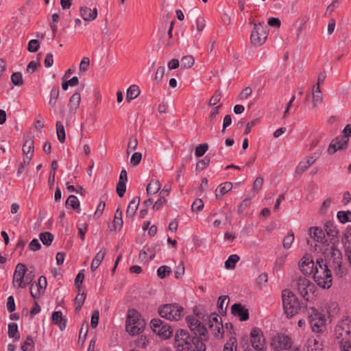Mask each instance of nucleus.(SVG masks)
I'll use <instances>...</instances> for the list:
<instances>
[{
  "instance_id": "nucleus-1",
  "label": "nucleus",
  "mask_w": 351,
  "mask_h": 351,
  "mask_svg": "<svg viewBox=\"0 0 351 351\" xmlns=\"http://www.w3.org/2000/svg\"><path fill=\"white\" fill-rule=\"evenodd\" d=\"M328 267L322 258L317 259L313 279L318 286L324 289H329L332 286V274Z\"/></svg>"
},
{
  "instance_id": "nucleus-2",
  "label": "nucleus",
  "mask_w": 351,
  "mask_h": 351,
  "mask_svg": "<svg viewBox=\"0 0 351 351\" xmlns=\"http://www.w3.org/2000/svg\"><path fill=\"white\" fill-rule=\"evenodd\" d=\"M324 254L328 258V265L332 268L336 275L341 277L346 274V269L342 266V254L336 245L326 248Z\"/></svg>"
},
{
  "instance_id": "nucleus-3",
  "label": "nucleus",
  "mask_w": 351,
  "mask_h": 351,
  "mask_svg": "<svg viewBox=\"0 0 351 351\" xmlns=\"http://www.w3.org/2000/svg\"><path fill=\"white\" fill-rule=\"evenodd\" d=\"M291 287L306 301L308 302L313 299L315 287L309 280L299 277L293 280Z\"/></svg>"
},
{
  "instance_id": "nucleus-4",
  "label": "nucleus",
  "mask_w": 351,
  "mask_h": 351,
  "mask_svg": "<svg viewBox=\"0 0 351 351\" xmlns=\"http://www.w3.org/2000/svg\"><path fill=\"white\" fill-rule=\"evenodd\" d=\"M282 304L285 313L287 317L296 315L301 308L299 300L289 289H285L282 292Z\"/></svg>"
},
{
  "instance_id": "nucleus-5",
  "label": "nucleus",
  "mask_w": 351,
  "mask_h": 351,
  "mask_svg": "<svg viewBox=\"0 0 351 351\" xmlns=\"http://www.w3.org/2000/svg\"><path fill=\"white\" fill-rule=\"evenodd\" d=\"M184 308L177 303L160 305L158 308L159 315L167 320L178 321L184 315Z\"/></svg>"
},
{
  "instance_id": "nucleus-6",
  "label": "nucleus",
  "mask_w": 351,
  "mask_h": 351,
  "mask_svg": "<svg viewBox=\"0 0 351 351\" xmlns=\"http://www.w3.org/2000/svg\"><path fill=\"white\" fill-rule=\"evenodd\" d=\"M144 325L139 313L134 309L130 310L126 320L127 332L132 335H138L143 330Z\"/></svg>"
},
{
  "instance_id": "nucleus-7",
  "label": "nucleus",
  "mask_w": 351,
  "mask_h": 351,
  "mask_svg": "<svg viewBox=\"0 0 351 351\" xmlns=\"http://www.w3.org/2000/svg\"><path fill=\"white\" fill-rule=\"evenodd\" d=\"M308 322L312 330L315 332H322L325 328L326 318L317 309L310 308L307 310Z\"/></svg>"
},
{
  "instance_id": "nucleus-8",
  "label": "nucleus",
  "mask_w": 351,
  "mask_h": 351,
  "mask_svg": "<svg viewBox=\"0 0 351 351\" xmlns=\"http://www.w3.org/2000/svg\"><path fill=\"white\" fill-rule=\"evenodd\" d=\"M193 337H191L189 332L184 329L178 330L175 335L174 347L177 351L193 350L192 347Z\"/></svg>"
},
{
  "instance_id": "nucleus-9",
  "label": "nucleus",
  "mask_w": 351,
  "mask_h": 351,
  "mask_svg": "<svg viewBox=\"0 0 351 351\" xmlns=\"http://www.w3.org/2000/svg\"><path fill=\"white\" fill-rule=\"evenodd\" d=\"M150 328L154 333L164 339L170 338L173 334L171 327L158 318H154L151 320Z\"/></svg>"
},
{
  "instance_id": "nucleus-10",
  "label": "nucleus",
  "mask_w": 351,
  "mask_h": 351,
  "mask_svg": "<svg viewBox=\"0 0 351 351\" xmlns=\"http://www.w3.org/2000/svg\"><path fill=\"white\" fill-rule=\"evenodd\" d=\"M351 335V320L348 318L338 322L335 328V340L336 343L350 339Z\"/></svg>"
},
{
  "instance_id": "nucleus-11",
  "label": "nucleus",
  "mask_w": 351,
  "mask_h": 351,
  "mask_svg": "<svg viewBox=\"0 0 351 351\" xmlns=\"http://www.w3.org/2000/svg\"><path fill=\"white\" fill-rule=\"evenodd\" d=\"M267 38V32L266 30V27L261 23H254V29L250 35L252 44L255 46H261L265 42Z\"/></svg>"
},
{
  "instance_id": "nucleus-12",
  "label": "nucleus",
  "mask_w": 351,
  "mask_h": 351,
  "mask_svg": "<svg viewBox=\"0 0 351 351\" xmlns=\"http://www.w3.org/2000/svg\"><path fill=\"white\" fill-rule=\"evenodd\" d=\"M250 341L252 347L258 351H265V339L260 328H254L250 332Z\"/></svg>"
},
{
  "instance_id": "nucleus-13",
  "label": "nucleus",
  "mask_w": 351,
  "mask_h": 351,
  "mask_svg": "<svg viewBox=\"0 0 351 351\" xmlns=\"http://www.w3.org/2000/svg\"><path fill=\"white\" fill-rule=\"evenodd\" d=\"M348 141L349 138H347L346 136H337L330 142L328 148V153L329 154H333L338 150L347 148Z\"/></svg>"
},
{
  "instance_id": "nucleus-14",
  "label": "nucleus",
  "mask_w": 351,
  "mask_h": 351,
  "mask_svg": "<svg viewBox=\"0 0 351 351\" xmlns=\"http://www.w3.org/2000/svg\"><path fill=\"white\" fill-rule=\"evenodd\" d=\"M27 269L25 265L23 263H18L13 276V285L14 287L17 286L19 288H24L23 278Z\"/></svg>"
},
{
  "instance_id": "nucleus-15",
  "label": "nucleus",
  "mask_w": 351,
  "mask_h": 351,
  "mask_svg": "<svg viewBox=\"0 0 351 351\" xmlns=\"http://www.w3.org/2000/svg\"><path fill=\"white\" fill-rule=\"evenodd\" d=\"M292 344L288 336L278 335L272 339L271 346L275 350H282L291 348Z\"/></svg>"
},
{
  "instance_id": "nucleus-16",
  "label": "nucleus",
  "mask_w": 351,
  "mask_h": 351,
  "mask_svg": "<svg viewBox=\"0 0 351 351\" xmlns=\"http://www.w3.org/2000/svg\"><path fill=\"white\" fill-rule=\"evenodd\" d=\"M301 271L305 276L313 275L315 271V263L310 255H305L299 263Z\"/></svg>"
},
{
  "instance_id": "nucleus-17",
  "label": "nucleus",
  "mask_w": 351,
  "mask_h": 351,
  "mask_svg": "<svg viewBox=\"0 0 351 351\" xmlns=\"http://www.w3.org/2000/svg\"><path fill=\"white\" fill-rule=\"evenodd\" d=\"M325 234L330 238V243L332 245L339 244V239L337 237L338 230L334 224L330 221H328L324 224V231Z\"/></svg>"
},
{
  "instance_id": "nucleus-18",
  "label": "nucleus",
  "mask_w": 351,
  "mask_h": 351,
  "mask_svg": "<svg viewBox=\"0 0 351 351\" xmlns=\"http://www.w3.org/2000/svg\"><path fill=\"white\" fill-rule=\"evenodd\" d=\"M231 312L234 315H238L241 322L246 321L249 319L248 309L245 308L240 303H235L231 307Z\"/></svg>"
},
{
  "instance_id": "nucleus-19",
  "label": "nucleus",
  "mask_w": 351,
  "mask_h": 351,
  "mask_svg": "<svg viewBox=\"0 0 351 351\" xmlns=\"http://www.w3.org/2000/svg\"><path fill=\"white\" fill-rule=\"evenodd\" d=\"M308 232L311 237H313L316 241L326 245H329L328 240L325 236V232L322 228L319 227H311L309 228Z\"/></svg>"
},
{
  "instance_id": "nucleus-20",
  "label": "nucleus",
  "mask_w": 351,
  "mask_h": 351,
  "mask_svg": "<svg viewBox=\"0 0 351 351\" xmlns=\"http://www.w3.org/2000/svg\"><path fill=\"white\" fill-rule=\"evenodd\" d=\"M80 12L81 16L86 21H93L97 17V9L96 8L91 10L86 6H82Z\"/></svg>"
},
{
  "instance_id": "nucleus-21",
  "label": "nucleus",
  "mask_w": 351,
  "mask_h": 351,
  "mask_svg": "<svg viewBox=\"0 0 351 351\" xmlns=\"http://www.w3.org/2000/svg\"><path fill=\"white\" fill-rule=\"evenodd\" d=\"M324 100V95L319 88V84H315L313 86L312 90V106L316 108L318 104L322 103Z\"/></svg>"
},
{
  "instance_id": "nucleus-22",
  "label": "nucleus",
  "mask_w": 351,
  "mask_h": 351,
  "mask_svg": "<svg viewBox=\"0 0 351 351\" xmlns=\"http://www.w3.org/2000/svg\"><path fill=\"white\" fill-rule=\"evenodd\" d=\"M81 102V95L80 93L75 92L69 99V110L70 113L75 114L79 108Z\"/></svg>"
},
{
  "instance_id": "nucleus-23",
  "label": "nucleus",
  "mask_w": 351,
  "mask_h": 351,
  "mask_svg": "<svg viewBox=\"0 0 351 351\" xmlns=\"http://www.w3.org/2000/svg\"><path fill=\"white\" fill-rule=\"evenodd\" d=\"M51 322L54 324H58L60 330H64L66 326V319L62 317L61 311H54L52 313Z\"/></svg>"
},
{
  "instance_id": "nucleus-24",
  "label": "nucleus",
  "mask_w": 351,
  "mask_h": 351,
  "mask_svg": "<svg viewBox=\"0 0 351 351\" xmlns=\"http://www.w3.org/2000/svg\"><path fill=\"white\" fill-rule=\"evenodd\" d=\"M140 204V197H134L129 203L127 210H126V216L132 218L134 216V214L136 210L138 208Z\"/></svg>"
},
{
  "instance_id": "nucleus-25",
  "label": "nucleus",
  "mask_w": 351,
  "mask_h": 351,
  "mask_svg": "<svg viewBox=\"0 0 351 351\" xmlns=\"http://www.w3.org/2000/svg\"><path fill=\"white\" fill-rule=\"evenodd\" d=\"M229 304V298L228 295H222L218 298L217 309L220 314L223 315L226 313Z\"/></svg>"
},
{
  "instance_id": "nucleus-26",
  "label": "nucleus",
  "mask_w": 351,
  "mask_h": 351,
  "mask_svg": "<svg viewBox=\"0 0 351 351\" xmlns=\"http://www.w3.org/2000/svg\"><path fill=\"white\" fill-rule=\"evenodd\" d=\"M23 153L27 156H31V159L34 155V143L32 139L26 140L23 145Z\"/></svg>"
},
{
  "instance_id": "nucleus-27",
  "label": "nucleus",
  "mask_w": 351,
  "mask_h": 351,
  "mask_svg": "<svg viewBox=\"0 0 351 351\" xmlns=\"http://www.w3.org/2000/svg\"><path fill=\"white\" fill-rule=\"evenodd\" d=\"M232 188V184L230 182H226L223 184H221L218 186L217 189L215 190V196L217 198L222 196L230 191Z\"/></svg>"
},
{
  "instance_id": "nucleus-28",
  "label": "nucleus",
  "mask_w": 351,
  "mask_h": 351,
  "mask_svg": "<svg viewBox=\"0 0 351 351\" xmlns=\"http://www.w3.org/2000/svg\"><path fill=\"white\" fill-rule=\"evenodd\" d=\"M140 94V89L137 85H131L126 94V100L130 102L131 100L136 99Z\"/></svg>"
},
{
  "instance_id": "nucleus-29",
  "label": "nucleus",
  "mask_w": 351,
  "mask_h": 351,
  "mask_svg": "<svg viewBox=\"0 0 351 351\" xmlns=\"http://www.w3.org/2000/svg\"><path fill=\"white\" fill-rule=\"evenodd\" d=\"M106 252H102L101 250L95 255L90 265V269L92 271H95L98 268L101 261L104 258Z\"/></svg>"
},
{
  "instance_id": "nucleus-30",
  "label": "nucleus",
  "mask_w": 351,
  "mask_h": 351,
  "mask_svg": "<svg viewBox=\"0 0 351 351\" xmlns=\"http://www.w3.org/2000/svg\"><path fill=\"white\" fill-rule=\"evenodd\" d=\"M8 335L10 338L14 339V341H18L20 339V333L16 323L12 322L8 324Z\"/></svg>"
},
{
  "instance_id": "nucleus-31",
  "label": "nucleus",
  "mask_w": 351,
  "mask_h": 351,
  "mask_svg": "<svg viewBox=\"0 0 351 351\" xmlns=\"http://www.w3.org/2000/svg\"><path fill=\"white\" fill-rule=\"evenodd\" d=\"M160 189V183L158 180H152L146 187L147 193L152 195L156 193Z\"/></svg>"
},
{
  "instance_id": "nucleus-32",
  "label": "nucleus",
  "mask_w": 351,
  "mask_h": 351,
  "mask_svg": "<svg viewBox=\"0 0 351 351\" xmlns=\"http://www.w3.org/2000/svg\"><path fill=\"white\" fill-rule=\"evenodd\" d=\"M208 327L211 330L213 334L215 336L219 337L220 335L221 337H223L224 329L222 322H217V324H210L208 325Z\"/></svg>"
},
{
  "instance_id": "nucleus-33",
  "label": "nucleus",
  "mask_w": 351,
  "mask_h": 351,
  "mask_svg": "<svg viewBox=\"0 0 351 351\" xmlns=\"http://www.w3.org/2000/svg\"><path fill=\"white\" fill-rule=\"evenodd\" d=\"M114 230H119L123 226L122 211L117 208L114 217Z\"/></svg>"
},
{
  "instance_id": "nucleus-34",
  "label": "nucleus",
  "mask_w": 351,
  "mask_h": 351,
  "mask_svg": "<svg viewBox=\"0 0 351 351\" xmlns=\"http://www.w3.org/2000/svg\"><path fill=\"white\" fill-rule=\"evenodd\" d=\"M65 205L66 207H71L74 210H77L80 207V202L76 196L71 195L66 200Z\"/></svg>"
},
{
  "instance_id": "nucleus-35",
  "label": "nucleus",
  "mask_w": 351,
  "mask_h": 351,
  "mask_svg": "<svg viewBox=\"0 0 351 351\" xmlns=\"http://www.w3.org/2000/svg\"><path fill=\"white\" fill-rule=\"evenodd\" d=\"M56 133L58 141L63 143L65 141V130L63 124L60 121H57L56 124Z\"/></svg>"
},
{
  "instance_id": "nucleus-36",
  "label": "nucleus",
  "mask_w": 351,
  "mask_h": 351,
  "mask_svg": "<svg viewBox=\"0 0 351 351\" xmlns=\"http://www.w3.org/2000/svg\"><path fill=\"white\" fill-rule=\"evenodd\" d=\"M239 259L240 258L237 254L230 255L225 262V267L228 269H234L235 265Z\"/></svg>"
},
{
  "instance_id": "nucleus-37",
  "label": "nucleus",
  "mask_w": 351,
  "mask_h": 351,
  "mask_svg": "<svg viewBox=\"0 0 351 351\" xmlns=\"http://www.w3.org/2000/svg\"><path fill=\"white\" fill-rule=\"evenodd\" d=\"M237 341L236 337H231L225 343L223 351H237Z\"/></svg>"
},
{
  "instance_id": "nucleus-38",
  "label": "nucleus",
  "mask_w": 351,
  "mask_h": 351,
  "mask_svg": "<svg viewBox=\"0 0 351 351\" xmlns=\"http://www.w3.org/2000/svg\"><path fill=\"white\" fill-rule=\"evenodd\" d=\"M342 242L344 245L345 249L351 248V226H348L344 232Z\"/></svg>"
},
{
  "instance_id": "nucleus-39",
  "label": "nucleus",
  "mask_w": 351,
  "mask_h": 351,
  "mask_svg": "<svg viewBox=\"0 0 351 351\" xmlns=\"http://www.w3.org/2000/svg\"><path fill=\"white\" fill-rule=\"evenodd\" d=\"M39 238L43 245L49 246L53 240V235L49 232H44L39 234Z\"/></svg>"
},
{
  "instance_id": "nucleus-40",
  "label": "nucleus",
  "mask_w": 351,
  "mask_h": 351,
  "mask_svg": "<svg viewBox=\"0 0 351 351\" xmlns=\"http://www.w3.org/2000/svg\"><path fill=\"white\" fill-rule=\"evenodd\" d=\"M193 312H194V314L195 315L196 317L194 316H193V317L194 318H195L196 319H197L201 323V324H202L205 327V326L199 321V319H202L203 322H206V318L208 317V314L206 313L202 308H201L198 306H195L193 308Z\"/></svg>"
},
{
  "instance_id": "nucleus-41",
  "label": "nucleus",
  "mask_w": 351,
  "mask_h": 351,
  "mask_svg": "<svg viewBox=\"0 0 351 351\" xmlns=\"http://www.w3.org/2000/svg\"><path fill=\"white\" fill-rule=\"evenodd\" d=\"M337 217L341 223L351 221V211H339Z\"/></svg>"
},
{
  "instance_id": "nucleus-42",
  "label": "nucleus",
  "mask_w": 351,
  "mask_h": 351,
  "mask_svg": "<svg viewBox=\"0 0 351 351\" xmlns=\"http://www.w3.org/2000/svg\"><path fill=\"white\" fill-rule=\"evenodd\" d=\"M180 62L183 69H189L194 64L195 60L192 56H185L181 58Z\"/></svg>"
},
{
  "instance_id": "nucleus-43",
  "label": "nucleus",
  "mask_w": 351,
  "mask_h": 351,
  "mask_svg": "<svg viewBox=\"0 0 351 351\" xmlns=\"http://www.w3.org/2000/svg\"><path fill=\"white\" fill-rule=\"evenodd\" d=\"M59 97V88L58 86H53L50 93V99L49 104L51 106H55Z\"/></svg>"
},
{
  "instance_id": "nucleus-44",
  "label": "nucleus",
  "mask_w": 351,
  "mask_h": 351,
  "mask_svg": "<svg viewBox=\"0 0 351 351\" xmlns=\"http://www.w3.org/2000/svg\"><path fill=\"white\" fill-rule=\"evenodd\" d=\"M11 82L14 86H22L24 82L21 73H13L11 75Z\"/></svg>"
},
{
  "instance_id": "nucleus-45",
  "label": "nucleus",
  "mask_w": 351,
  "mask_h": 351,
  "mask_svg": "<svg viewBox=\"0 0 351 351\" xmlns=\"http://www.w3.org/2000/svg\"><path fill=\"white\" fill-rule=\"evenodd\" d=\"M171 273V269L170 267L162 265L160 266L157 270V274L161 279L165 278L167 276H169Z\"/></svg>"
},
{
  "instance_id": "nucleus-46",
  "label": "nucleus",
  "mask_w": 351,
  "mask_h": 351,
  "mask_svg": "<svg viewBox=\"0 0 351 351\" xmlns=\"http://www.w3.org/2000/svg\"><path fill=\"white\" fill-rule=\"evenodd\" d=\"M220 212L224 215L223 222L224 224L230 223L232 221V211L228 208L224 206L220 210Z\"/></svg>"
},
{
  "instance_id": "nucleus-47",
  "label": "nucleus",
  "mask_w": 351,
  "mask_h": 351,
  "mask_svg": "<svg viewBox=\"0 0 351 351\" xmlns=\"http://www.w3.org/2000/svg\"><path fill=\"white\" fill-rule=\"evenodd\" d=\"M294 241V234L293 232H289L287 235L284 238L282 241L283 247L285 249H289L291 243Z\"/></svg>"
},
{
  "instance_id": "nucleus-48",
  "label": "nucleus",
  "mask_w": 351,
  "mask_h": 351,
  "mask_svg": "<svg viewBox=\"0 0 351 351\" xmlns=\"http://www.w3.org/2000/svg\"><path fill=\"white\" fill-rule=\"evenodd\" d=\"M208 145L207 143L200 144L199 145L196 147L195 151V154L197 157H201L206 153V152L208 150Z\"/></svg>"
},
{
  "instance_id": "nucleus-49",
  "label": "nucleus",
  "mask_w": 351,
  "mask_h": 351,
  "mask_svg": "<svg viewBox=\"0 0 351 351\" xmlns=\"http://www.w3.org/2000/svg\"><path fill=\"white\" fill-rule=\"evenodd\" d=\"M40 66V61L38 60H33V61H31L27 66V69H26V72L29 73V74H32L34 73L36 69H38V67Z\"/></svg>"
},
{
  "instance_id": "nucleus-50",
  "label": "nucleus",
  "mask_w": 351,
  "mask_h": 351,
  "mask_svg": "<svg viewBox=\"0 0 351 351\" xmlns=\"http://www.w3.org/2000/svg\"><path fill=\"white\" fill-rule=\"evenodd\" d=\"M40 47L39 41L36 39L29 40L27 45V50L29 52H36Z\"/></svg>"
},
{
  "instance_id": "nucleus-51",
  "label": "nucleus",
  "mask_w": 351,
  "mask_h": 351,
  "mask_svg": "<svg viewBox=\"0 0 351 351\" xmlns=\"http://www.w3.org/2000/svg\"><path fill=\"white\" fill-rule=\"evenodd\" d=\"M337 344L339 345L341 351H351V341L350 339L337 342Z\"/></svg>"
},
{
  "instance_id": "nucleus-52",
  "label": "nucleus",
  "mask_w": 351,
  "mask_h": 351,
  "mask_svg": "<svg viewBox=\"0 0 351 351\" xmlns=\"http://www.w3.org/2000/svg\"><path fill=\"white\" fill-rule=\"evenodd\" d=\"M88 332V324L86 322H84L81 326L80 331V335H79V340L82 339L83 342L85 341L86 337L87 336Z\"/></svg>"
},
{
  "instance_id": "nucleus-53",
  "label": "nucleus",
  "mask_w": 351,
  "mask_h": 351,
  "mask_svg": "<svg viewBox=\"0 0 351 351\" xmlns=\"http://www.w3.org/2000/svg\"><path fill=\"white\" fill-rule=\"evenodd\" d=\"M117 193L120 197H123L126 191V182L119 181L117 184Z\"/></svg>"
},
{
  "instance_id": "nucleus-54",
  "label": "nucleus",
  "mask_w": 351,
  "mask_h": 351,
  "mask_svg": "<svg viewBox=\"0 0 351 351\" xmlns=\"http://www.w3.org/2000/svg\"><path fill=\"white\" fill-rule=\"evenodd\" d=\"M30 346L33 348L34 346V343L33 339L31 336H27L25 341L21 346V349L23 351H29L28 347Z\"/></svg>"
},
{
  "instance_id": "nucleus-55",
  "label": "nucleus",
  "mask_w": 351,
  "mask_h": 351,
  "mask_svg": "<svg viewBox=\"0 0 351 351\" xmlns=\"http://www.w3.org/2000/svg\"><path fill=\"white\" fill-rule=\"evenodd\" d=\"M311 166L309 162L307 160L301 161L298 165L295 172L297 173H302Z\"/></svg>"
},
{
  "instance_id": "nucleus-56",
  "label": "nucleus",
  "mask_w": 351,
  "mask_h": 351,
  "mask_svg": "<svg viewBox=\"0 0 351 351\" xmlns=\"http://www.w3.org/2000/svg\"><path fill=\"white\" fill-rule=\"evenodd\" d=\"M31 156L25 157L23 162L20 163L17 170V176H20L24 171L25 167L29 165L31 161Z\"/></svg>"
},
{
  "instance_id": "nucleus-57",
  "label": "nucleus",
  "mask_w": 351,
  "mask_h": 351,
  "mask_svg": "<svg viewBox=\"0 0 351 351\" xmlns=\"http://www.w3.org/2000/svg\"><path fill=\"white\" fill-rule=\"evenodd\" d=\"M204 208V202L201 199H196L192 204L191 209L193 211H201Z\"/></svg>"
},
{
  "instance_id": "nucleus-58",
  "label": "nucleus",
  "mask_w": 351,
  "mask_h": 351,
  "mask_svg": "<svg viewBox=\"0 0 351 351\" xmlns=\"http://www.w3.org/2000/svg\"><path fill=\"white\" fill-rule=\"evenodd\" d=\"M210 160L208 157H204L203 159L198 161L196 165L197 170H202L204 169L210 163Z\"/></svg>"
},
{
  "instance_id": "nucleus-59",
  "label": "nucleus",
  "mask_w": 351,
  "mask_h": 351,
  "mask_svg": "<svg viewBox=\"0 0 351 351\" xmlns=\"http://www.w3.org/2000/svg\"><path fill=\"white\" fill-rule=\"evenodd\" d=\"M206 322H208V324H217V322H222L221 318L219 317L218 315L216 313H210V315H208L206 318Z\"/></svg>"
},
{
  "instance_id": "nucleus-60",
  "label": "nucleus",
  "mask_w": 351,
  "mask_h": 351,
  "mask_svg": "<svg viewBox=\"0 0 351 351\" xmlns=\"http://www.w3.org/2000/svg\"><path fill=\"white\" fill-rule=\"evenodd\" d=\"M99 319V313L98 310H95L91 315L90 326L95 328L97 326Z\"/></svg>"
},
{
  "instance_id": "nucleus-61",
  "label": "nucleus",
  "mask_w": 351,
  "mask_h": 351,
  "mask_svg": "<svg viewBox=\"0 0 351 351\" xmlns=\"http://www.w3.org/2000/svg\"><path fill=\"white\" fill-rule=\"evenodd\" d=\"M90 65V59L88 57H84L80 64V71L85 72L88 70Z\"/></svg>"
},
{
  "instance_id": "nucleus-62",
  "label": "nucleus",
  "mask_w": 351,
  "mask_h": 351,
  "mask_svg": "<svg viewBox=\"0 0 351 351\" xmlns=\"http://www.w3.org/2000/svg\"><path fill=\"white\" fill-rule=\"evenodd\" d=\"M252 90L250 87H246L243 90H241L240 94L238 96L239 100H244L247 99V97L252 94Z\"/></svg>"
},
{
  "instance_id": "nucleus-63",
  "label": "nucleus",
  "mask_w": 351,
  "mask_h": 351,
  "mask_svg": "<svg viewBox=\"0 0 351 351\" xmlns=\"http://www.w3.org/2000/svg\"><path fill=\"white\" fill-rule=\"evenodd\" d=\"M263 181H264V180H263V177H261V176L257 177L253 183V187H252L253 191L255 192L259 191L260 189L262 188Z\"/></svg>"
},
{
  "instance_id": "nucleus-64",
  "label": "nucleus",
  "mask_w": 351,
  "mask_h": 351,
  "mask_svg": "<svg viewBox=\"0 0 351 351\" xmlns=\"http://www.w3.org/2000/svg\"><path fill=\"white\" fill-rule=\"evenodd\" d=\"M142 159V154L140 152H135L132 155L130 162L133 166L138 165Z\"/></svg>"
}]
</instances>
